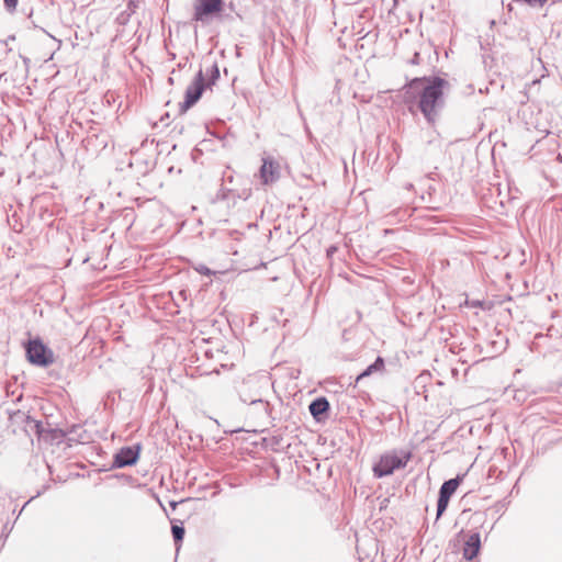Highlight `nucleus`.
<instances>
[{
  "instance_id": "obj_1",
  "label": "nucleus",
  "mask_w": 562,
  "mask_h": 562,
  "mask_svg": "<svg viewBox=\"0 0 562 562\" xmlns=\"http://www.w3.org/2000/svg\"><path fill=\"white\" fill-rule=\"evenodd\" d=\"M412 452L405 449H393L380 456L372 467L378 479L392 475L396 470L404 469L412 459Z\"/></svg>"
},
{
  "instance_id": "obj_2",
  "label": "nucleus",
  "mask_w": 562,
  "mask_h": 562,
  "mask_svg": "<svg viewBox=\"0 0 562 562\" xmlns=\"http://www.w3.org/2000/svg\"><path fill=\"white\" fill-rule=\"evenodd\" d=\"M448 86V81L439 77L414 79L409 85L411 89L422 93L419 105H435L441 100Z\"/></svg>"
},
{
  "instance_id": "obj_3",
  "label": "nucleus",
  "mask_w": 562,
  "mask_h": 562,
  "mask_svg": "<svg viewBox=\"0 0 562 562\" xmlns=\"http://www.w3.org/2000/svg\"><path fill=\"white\" fill-rule=\"evenodd\" d=\"M220 77L216 66L206 69L205 72L200 70L192 82L187 87L184 105H193L200 100L203 93L212 91V87Z\"/></svg>"
},
{
  "instance_id": "obj_4",
  "label": "nucleus",
  "mask_w": 562,
  "mask_h": 562,
  "mask_svg": "<svg viewBox=\"0 0 562 562\" xmlns=\"http://www.w3.org/2000/svg\"><path fill=\"white\" fill-rule=\"evenodd\" d=\"M238 394L241 402L254 406H261L265 416L268 417L271 423L276 420V417L272 416V405L262 397L260 380L258 378L248 376L245 379L239 386ZM272 426H274V424H272Z\"/></svg>"
},
{
  "instance_id": "obj_5",
  "label": "nucleus",
  "mask_w": 562,
  "mask_h": 562,
  "mask_svg": "<svg viewBox=\"0 0 562 562\" xmlns=\"http://www.w3.org/2000/svg\"><path fill=\"white\" fill-rule=\"evenodd\" d=\"M23 348L27 362L34 367L48 368L55 361L54 351L40 336L23 341Z\"/></svg>"
},
{
  "instance_id": "obj_6",
  "label": "nucleus",
  "mask_w": 562,
  "mask_h": 562,
  "mask_svg": "<svg viewBox=\"0 0 562 562\" xmlns=\"http://www.w3.org/2000/svg\"><path fill=\"white\" fill-rule=\"evenodd\" d=\"M142 450L143 445L140 442H136L132 446H124L120 448L114 453L112 463L109 469H123L135 465L139 460Z\"/></svg>"
},
{
  "instance_id": "obj_7",
  "label": "nucleus",
  "mask_w": 562,
  "mask_h": 562,
  "mask_svg": "<svg viewBox=\"0 0 562 562\" xmlns=\"http://www.w3.org/2000/svg\"><path fill=\"white\" fill-rule=\"evenodd\" d=\"M280 164L271 156H265L261 159L259 168V178L261 184L269 186L280 179Z\"/></svg>"
},
{
  "instance_id": "obj_8",
  "label": "nucleus",
  "mask_w": 562,
  "mask_h": 562,
  "mask_svg": "<svg viewBox=\"0 0 562 562\" xmlns=\"http://www.w3.org/2000/svg\"><path fill=\"white\" fill-rule=\"evenodd\" d=\"M222 9V0H195L193 18L195 21H204L207 16L220 13Z\"/></svg>"
},
{
  "instance_id": "obj_9",
  "label": "nucleus",
  "mask_w": 562,
  "mask_h": 562,
  "mask_svg": "<svg viewBox=\"0 0 562 562\" xmlns=\"http://www.w3.org/2000/svg\"><path fill=\"white\" fill-rule=\"evenodd\" d=\"M518 116L524 122L527 130H537L539 132H547L546 127L539 121V115H541V108H518L517 112Z\"/></svg>"
},
{
  "instance_id": "obj_10",
  "label": "nucleus",
  "mask_w": 562,
  "mask_h": 562,
  "mask_svg": "<svg viewBox=\"0 0 562 562\" xmlns=\"http://www.w3.org/2000/svg\"><path fill=\"white\" fill-rule=\"evenodd\" d=\"M308 411L316 423H324L329 417V401L326 396H317L310 403Z\"/></svg>"
},
{
  "instance_id": "obj_11",
  "label": "nucleus",
  "mask_w": 562,
  "mask_h": 562,
  "mask_svg": "<svg viewBox=\"0 0 562 562\" xmlns=\"http://www.w3.org/2000/svg\"><path fill=\"white\" fill-rule=\"evenodd\" d=\"M481 535L480 532H473L465 540L462 549V557L467 561L475 559L481 551Z\"/></svg>"
},
{
  "instance_id": "obj_12",
  "label": "nucleus",
  "mask_w": 562,
  "mask_h": 562,
  "mask_svg": "<svg viewBox=\"0 0 562 562\" xmlns=\"http://www.w3.org/2000/svg\"><path fill=\"white\" fill-rule=\"evenodd\" d=\"M465 474H457L454 477L446 480L438 492V495L450 499L460 484L463 482Z\"/></svg>"
},
{
  "instance_id": "obj_13",
  "label": "nucleus",
  "mask_w": 562,
  "mask_h": 562,
  "mask_svg": "<svg viewBox=\"0 0 562 562\" xmlns=\"http://www.w3.org/2000/svg\"><path fill=\"white\" fill-rule=\"evenodd\" d=\"M68 432L65 429L58 427H50L49 425L46 428L45 436L43 441L48 445H60L67 438Z\"/></svg>"
},
{
  "instance_id": "obj_14",
  "label": "nucleus",
  "mask_w": 562,
  "mask_h": 562,
  "mask_svg": "<svg viewBox=\"0 0 562 562\" xmlns=\"http://www.w3.org/2000/svg\"><path fill=\"white\" fill-rule=\"evenodd\" d=\"M385 368V361L381 356H378L375 360L370 363L364 370H362L356 378V384L362 379L370 376L373 373L382 372Z\"/></svg>"
},
{
  "instance_id": "obj_15",
  "label": "nucleus",
  "mask_w": 562,
  "mask_h": 562,
  "mask_svg": "<svg viewBox=\"0 0 562 562\" xmlns=\"http://www.w3.org/2000/svg\"><path fill=\"white\" fill-rule=\"evenodd\" d=\"M408 110L413 115H416L417 110H419L423 113L425 120L429 124H434L439 116L440 108H408Z\"/></svg>"
},
{
  "instance_id": "obj_16",
  "label": "nucleus",
  "mask_w": 562,
  "mask_h": 562,
  "mask_svg": "<svg viewBox=\"0 0 562 562\" xmlns=\"http://www.w3.org/2000/svg\"><path fill=\"white\" fill-rule=\"evenodd\" d=\"M171 535L175 541V544L179 548L182 543L186 535V529L182 522L178 520L171 521Z\"/></svg>"
},
{
  "instance_id": "obj_17",
  "label": "nucleus",
  "mask_w": 562,
  "mask_h": 562,
  "mask_svg": "<svg viewBox=\"0 0 562 562\" xmlns=\"http://www.w3.org/2000/svg\"><path fill=\"white\" fill-rule=\"evenodd\" d=\"M170 113L169 112H165L162 114L159 115V119L156 120V119H149V124L151 125V127L154 130H158L159 132H161L164 128L168 127L170 125Z\"/></svg>"
},
{
  "instance_id": "obj_18",
  "label": "nucleus",
  "mask_w": 562,
  "mask_h": 562,
  "mask_svg": "<svg viewBox=\"0 0 562 562\" xmlns=\"http://www.w3.org/2000/svg\"><path fill=\"white\" fill-rule=\"evenodd\" d=\"M262 442L270 450L278 452L282 448L283 437L281 434L272 435L269 438H263Z\"/></svg>"
},
{
  "instance_id": "obj_19",
  "label": "nucleus",
  "mask_w": 562,
  "mask_h": 562,
  "mask_svg": "<svg viewBox=\"0 0 562 562\" xmlns=\"http://www.w3.org/2000/svg\"><path fill=\"white\" fill-rule=\"evenodd\" d=\"M46 428L47 427H45L43 425L42 420H37L32 417L31 425L25 426V431H29V429H30L31 431L34 432V435L37 437L38 440H43V438L45 436Z\"/></svg>"
},
{
  "instance_id": "obj_20",
  "label": "nucleus",
  "mask_w": 562,
  "mask_h": 562,
  "mask_svg": "<svg viewBox=\"0 0 562 562\" xmlns=\"http://www.w3.org/2000/svg\"><path fill=\"white\" fill-rule=\"evenodd\" d=\"M495 336L497 339H493L490 341L495 352H502L506 349L508 345V339L504 336L501 330L495 331Z\"/></svg>"
},
{
  "instance_id": "obj_21",
  "label": "nucleus",
  "mask_w": 562,
  "mask_h": 562,
  "mask_svg": "<svg viewBox=\"0 0 562 562\" xmlns=\"http://www.w3.org/2000/svg\"><path fill=\"white\" fill-rule=\"evenodd\" d=\"M10 420L13 424L29 426L32 422V416L18 409L10 414Z\"/></svg>"
},
{
  "instance_id": "obj_22",
  "label": "nucleus",
  "mask_w": 562,
  "mask_h": 562,
  "mask_svg": "<svg viewBox=\"0 0 562 562\" xmlns=\"http://www.w3.org/2000/svg\"><path fill=\"white\" fill-rule=\"evenodd\" d=\"M235 189H228L222 186L213 198L212 203L226 201L233 195Z\"/></svg>"
},
{
  "instance_id": "obj_23",
  "label": "nucleus",
  "mask_w": 562,
  "mask_h": 562,
  "mask_svg": "<svg viewBox=\"0 0 562 562\" xmlns=\"http://www.w3.org/2000/svg\"><path fill=\"white\" fill-rule=\"evenodd\" d=\"M449 502L450 499L438 495L436 520H438L445 514L449 506Z\"/></svg>"
},
{
  "instance_id": "obj_24",
  "label": "nucleus",
  "mask_w": 562,
  "mask_h": 562,
  "mask_svg": "<svg viewBox=\"0 0 562 562\" xmlns=\"http://www.w3.org/2000/svg\"><path fill=\"white\" fill-rule=\"evenodd\" d=\"M251 195V189L250 188H244L243 190L238 191L237 189H235V192L233 193L232 198H233V202H232V205H236V201L238 199L240 200H248Z\"/></svg>"
},
{
  "instance_id": "obj_25",
  "label": "nucleus",
  "mask_w": 562,
  "mask_h": 562,
  "mask_svg": "<svg viewBox=\"0 0 562 562\" xmlns=\"http://www.w3.org/2000/svg\"><path fill=\"white\" fill-rule=\"evenodd\" d=\"M135 164L140 167L139 172H142L143 175L148 173L154 168V165L148 160H139L136 158Z\"/></svg>"
},
{
  "instance_id": "obj_26",
  "label": "nucleus",
  "mask_w": 562,
  "mask_h": 562,
  "mask_svg": "<svg viewBox=\"0 0 562 562\" xmlns=\"http://www.w3.org/2000/svg\"><path fill=\"white\" fill-rule=\"evenodd\" d=\"M430 378V373L428 372H424L422 374H419L415 381H414V385L415 387H425V383L427 382V380Z\"/></svg>"
},
{
  "instance_id": "obj_27",
  "label": "nucleus",
  "mask_w": 562,
  "mask_h": 562,
  "mask_svg": "<svg viewBox=\"0 0 562 562\" xmlns=\"http://www.w3.org/2000/svg\"><path fill=\"white\" fill-rule=\"evenodd\" d=\"M195 271L199 272L201 276H205V277H211L214 274V271L211 270L205 265H199L198 267H195Z\"/></svg>"
},
{
  "instance_id": "obj_28",
  "label": "nucleus",
  "mask_w": 562,
  "mask_h": 562,
  "mask_svg": "<svg viewBox=\"0 0 562 562\" xmlns=\"http://www.w3.org/2000/svg\"><path fill=\"white\" fill-rule=\"evenodd\" d=\"M49 487V485H44L42 491H38L35 496L31 497L27 502L24 503L22 508L18 513V517L21 515V513L24 510V508L27 506V504L33 501L35 497L40 496L44 491H46Z\"/></svg>"
},
{
  "instance_id": "obj_29",
  "label": "nucleus",
  "mask_w": 562,
  "mask_h": 562,
  "mask_svg": "<svg viewBox=\"0 0 562 562\" xmlns=\"http://www.w3.org/2000/svg\"><path fill=\"white\" fill-rule=\"evenodd\" d=\"M4 4H5L7 9L12 11L16 8L18 0H4Z\"/></svg>"
},
{
  "instance_id": "obj_30",
  "label": "nucleus",
  "mask_w": 562,
  "mask_h": 562,
  "mask_svg": "<svg viewBox=\"0 0 562 562\" xmlns=\"http://www.w3.org/2000/svg\"><path fill=\"white\" fill-rule=\"evenodd\" d=\"M187 501H189V498H187ZM186 502V499H181V501H170L169 502V506L175 510L177 508V506L180 504V503H183Z\"/></svg>"
},
{
  "instance_id": "obj_31",
  "label": "nucleus",
  "mask_w": 562,
  "mask_h": 562,
  "mask_svg": "<svg viewBox=\"0 0 562 562\" xmlns=\"http://www.w3.org/2000/svg\"><path fill=\"white\" fill-rule=\"evenodd\" d=\"M78 429H81V427L79 425H72L70 428L66 429L65 431H67L68 435H70V434H76Z\"/></svg>"
},
{
  "instance_id": "obj_32",
  "label": "nucleus",
  "mask_w": 562,
  "mask_h": 562,
  "mask_svg": "<svg viewBox=\"0 0 562 562\" xmlns=\"http://www.w3.org/2000/svg\"><path fill=\"white\" fill-rule=\"evenodd\" d=\"M97 140H99V137H98L97 135L89 136V137L87 138V145H88V146H91V145H92V143H93V142H97Z\"/></svg>"
},
{
  "instance_id": "obj_33",
  "label": "nucleus",
  "mask_w": 562,
  "mask_h": 562,
  "mask_svg": "<svg viewBox=\"0 0 562 562\" xmlns=\"http://www.w3.org/2000/svg\"><path fill=\"white\" fill-rule=\"evenodd\" d=\"M223 181H226L228 183H233L234 182V176L233 175L226 176V173H224L223 175Z\"/></svg>"
},
{
  "instance_id": "obj_34",
  "label": "nucleus",
  "mask_w": 562,
  "mask_h": 562,
  "mask_svg": "<svg viewBox=\"0 0 562 562\" xmlns=\"http://www.w3.org/2000/svg\"><path fill=\"white\" fill-rule=\"evenodd\" d=\"M337 250L336 246L331 245L330 247L327 248V255L328 256H331L335 251Z\"/></svg>"
},
{
  "instance_id": "obj_35",
  "label": "nucleus",
  "mask_w": 562,
  "mask_h": 562,
  "mask_svg": "<svg viewBox=\"0 0 562 562\" xmlns=\"http://www.w3.org/2000/svg\"><path fill=\"white\" fill-rule=\"evenodd\" d=\"M190 108H180V111H179V114L182 115L184 113H187V111L189 110Z\"/></svg>"
},
{
  "instance_id": "obj_36",
  "label": "nucleus",
  "mask_w": 562,
  "mask_h": 562,
  "mask_svg": "<svg viewBox=\"0 0 562 562\" xmlns=\"http://www.w3.org/2000/svg\"><path fill=\"white\" fill-rule=\"evenodd\" d=\"M413 188H414V184L411 182L405 184L406 190H412Z\"/></svg>"
},
{
  "instance_id": "obj_37",
  "label": "nucleus",
  "mask_w": 562,
  "mask_h": 562,
  "mask_svg": "<svg viewBox=\"0 0 562 562\" xmlns=\"http://www.w3.org/2000/svg\"><path fill=\"white\" fill-rule=\"evenodd\" d=\"M121 476L125 477V481H132L133 480V476H131V475L121 474Z\"/></svg>"
},
{
  "instance_id": "obj_38",
  "label": "nucleus",
  "mask_w": 562,
  "mask_h": 562,
  "mask_svg": "<svg viewBox=\"0 0 562 562\" xmlns=\"http://www.w3.org/2000/svg\"><path fill=\"white\" fill-rule=\"evenodd\" d=\"M482 304H483V303H482L481 301H475V302H473V306H482Z\"/></svg>"
},
{
  "instance_id": "obj_39",
  "label": "nucleus",
  "mask_w": 562,
  "mask_h": 562,
  "mask_svg": "<svg viewBox=\"0 0 562 562\" xmlns=\"http://www.w3.org/2000/svg\"><path fill=\"white\" fill-rule=\"evenodd\" d=\"M101 144H103V148H105V147H106V140L101 139Z\"/></svg>"
},
{
  "instance_id": "obj_40",
  "label": "nucleus",
  "mask_w": 562,
  "mask_h": 562,
  "mask_svg": "<svg viewBox=\"0 0 562 562\" xmlns=\"http://www.w3.org/2000/svg\"><path fill=\"white\" fill-rule=\"evenodd\" d=\"M257 407H258V411L265 415L262 407L261 406H257Z\"/></svg>"
},
{
  "instance_id": "obj_41",
  "label": "nucleus",
  "mask_w": 562,
  "mask_h": 562,
  "mask_svg": "<svg viewBox=\"0 0 562 562\" xmlns=\"http://www.w3.org/2000/svg\"><path fill=\"white\" fill-rule=\"evenodd\" d=\"M88 110H89V112H90L91 114H93V115H94V114H97L93 110H90L89 108H88Z\"/></svg>"
}]
</instances>
